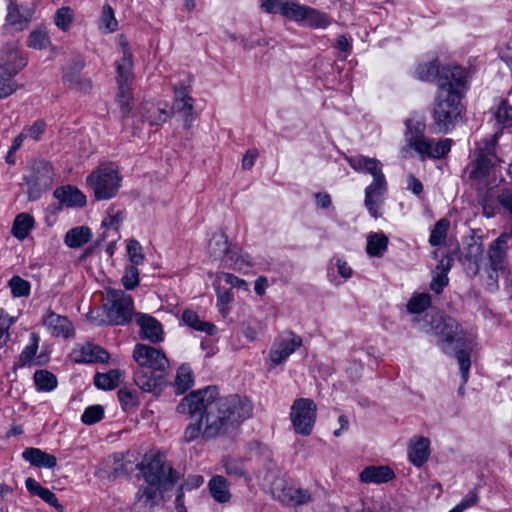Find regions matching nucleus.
<instances>
[{"label": "nucleus", "instance_id": "48", "mask_svg": "<svg viewBox=\"0 0 512 512\" xmlns=\"http://www.w3.org/2000/svg\"><path fill=\"white\" fill-rule=\"evenodd\" d=\"M431 304V297L427 293L414 295L407 303L410 313H421Z\"/></svg>", "mask_w": 512, "mask_h": 512}, {"label": "nucleus", "instance_id": "21", "mask_svg": "<svg viewBox=\"0 0 512 512\" xmlns=\"http://www.w3.org/2000/svg\"><path fill=\"white\" fill-rule=\"evenodd\" d=\"M136 323L140 327V335L142 338L152 343H158L163 339V328L161 323L154 317L138 313L135 314Z\"/></svg>", "mask_w": 512, "mask_h": 512}, {"label": "nucleus", "instance_id": "10", "mask_svg": "<svg viewBox=\"0 0 512 512\" xmlns=\"http://www.w3.org/2000/svg\"><path fill=\"white\" fill-rule=\"evenodd\" d=\"M317 406L312 399L298 398L290 409V420L296 433L309 436L316 422Z\"/></svg>", "mask_w": 512, "mask_h": 512}, {"label": "nucleus", "instance_id": "17", "mask_svg": "<svg viewBox=\"0 0 512 512\" xmlns=\"http://www.w3.org/2000/svg\"><path fill=\"white\" fill-rule=\"evenodd\" d=\"M134 382L142 391L158 394L165 383V372L137 367Z\"/></svg>", "mask_w": 512, "mask_h": 512}, {"label": "nucleus", "instance_id": "52", "mask_svg": "<svg viewBox=\"0 0 512 512\" xmlns=\"http://www.w3.org/2000/svg\"><path fill=\"white\" fill-rule=\"evenodd\" d=\"M104 416V410L100 405H93L87 407L82 416L81 420L84 424L91 425L100 421Z\"/></svg>", "mask_w": 512, "mask_h": 512}, {"label": "nucleus", "instance_id": "49", "mask_svg": "<svg viewBox=\"0 0 512 512\" xmlns=\"http://www.w3.org/2000/svg\"><path fill=\"white\" fill-rule=\"evenodd\" d=\"M457 360L460 367L462 385L459 388V392L463 394V386L466 384L469 377V369L471 365L470 354L468 351L461 349L457 352Z\"/></svg>", "mask_w": 512, "mask_h": 512}, {"label": "nucleus", "instance_id": "46", "mask_svg": "<svg viewBox=\"0 0 512 512\" xmlns=\"http://www.w3.org/2000/svg\"><path fill=\"white\" fill-rule=\"evenodd\" d=\"M8 285L14 297H27L30 294V283L20 276H13L9 280Z\"/></svg>", "mask_w": 512, "mask_h": 512}, {"label": "nucleus", "instance_id": "57", "mask_svg": "<svg viewBox=\"0 0 512 512\" xmlns=\"http://www.w3.org/2000/svg\"><path fill=\"white\" fill-rule=\"evenodd\" d=\"M225 472L230 476L245 477V470L243 463L240 460L225 459L224 460Z\"/></svg>", "mask_w": 512, "mask_h": 512}, {"label": "nucleus", "instance_id": "64", "mask_svg": "<svg viewBox=\"0 0 512 512\" xmlns=\"http://www.w3.org/2000/svg\"><path fill=\"white\" fill-rule=\"evenodd\" d=\"M46 124L42 120L35 121L30 127L27 128V136L31 137L33 140H39L44 133Z\"/></svg>", "mask_w": 512, "mask_h": 512}, {"label": "nucleus", "instance_id": "42", "mask_svg": "<svg viewBox=\"0 0 512 512\" xmlns=\"http://www.w3.org/2000/svg\"><path fill=\"white\" fill-rule=\"evenodd\" d=\"M16 75L0 70V99H4L18 89V84L14 80Z\"/></svg>", "mask_w": 512, "mask_h": 512}, {"label": "nucleus", "instance_id": "15", "mask_svg": "<svg viewBox=\"0 0 512 512\" xmlns=\"http://www.w3.org/2000/svg\"><path fill=\"white\" fill-rule=\"evenodd\" d=\"M292 21L312 29H325L332 23V18L313 7L297 3Z\"/></svg>", "mask_w": 512, "mask_h": 512}, {"label": "nucleus", "instance_id": "5", "mask_svg": "<svg viewBox=\"0 0 512 512\" xmlns=\"http://www.w3.org/2000/svg\"><path fill=\"white\" fill-rule=\"evenodd\" d=\"M137 468L142 471L148 485L138 491L136 503L151 508L160 499L162 491L168 490L176 482V473L165 465L161 456L153 457L146 465L137 464Z\"/></svg>", "mask_w": 512, "mask_h": 512}, {"label": "nucleus", "instance_id": "13", "mask_svg": "<svg viewBox=\"0 0 512 512\" xmlns=\"http://www.w3.org/2000/svg\"><path fill=\"white\" fill-rule=\"evenodd\" d=\"M133 358L138 367L147 370L166 372L169 367V361L165 354L161 350L146 344L138 343L135 345Z\"/></svg>", "mask_w": 512, "mask_h": 512}, {"label": "nucleus", "instance_id": "53", "mask_svg": "<svg viewBox=\"0 0 512 512\" xmlns=\"http://www.w3.org/2000/svg\"><path fill=\"white\" fill-rule=\"evenodd\" d=\"M123 286L128 289H134L139 284V271L136 265L127 266L122 277Z\"/></svg>", "mask_w": 512, "mask_h": 512}, {"label": "nucleus", "instance_id": "28", "mask_svg": "<svg viewBox=\"0 0 512 512\" xmlns=\"http://www.w3.org/2000/svg\"><path fill=\"white\" fill-rule=\"evenodd\" d=\"M22 457L25 461L29 462L32 466L38 468H54L57 464V458L54 455L48 454L39 448H26L22 452Z\"/></svg>", "mask_w": 512, "mask_h": 512}, {"label": "nucleus", "instance_id": "1", "mask_svg": "<svg viewBox=\"0 0 512 512\" xmlns=\"http://www.w3.org/2000/svg\"><path fill=\"white\" fill-rule=\"evenodd\" d=\"M177 412L193 419L183 436L189 443L200 437L211 440L226 433L251 416L252 405L238 395L219 397L218 389L208 386L186 395L178 404Z\"/></svg>", "mask_w": 512, "mask_h": 512}, {"label": "nucleus", "instance_id": "6", "mask_svg": "<svg viewBox=\"0 0 512 512\" xmlns=\"http://www.w3.org/2000/svg\"><path fill=\"white\" fill-rule=\"evenodd\" d=\"M430 331L438 338L442 350L446 354L454 353L457 357V352L461 349L467 350V345L458 323L451 317L435 313L430 316Z\"/></svg>", "mask_w": 512, "mask_h": 512}, {"label": "nucleus", "instance_id": "8", "mask_svg": "<svg viewBox=\"0 0 512 512\" xmlns=\"http://www.w3.org/2000/svg\"><path fill=\"white\" fill-rule=\"evenodd\" d=\"M117 68V83H118V93L117 100L121 109V113L123 117H127L131 110V82L133 79L132 76V53L128 47V44L123 45V57L116 64Z\"/></svg>", "mask_w": 512, "mask_h": 512}, {"label": "nucleus", "instance_id": "32", "mask_svg": "<svg viewBox=\"0 0 512 512\" xmlns=\"http://www.w3.org/2000/svg\"><path fill=\"white\" fill-rule=\"evenodd\" d=\"M140 113L150 125H161L165 123L169 117V112L165 108H161L150 102H146L141 106Z\"/></svg>", "mask_w": 512, "mask_h": 512}, {"label": "nucleus", "instance_id": "43", "mask_svg": "<svg viewBox=\"0 0 512 512\" xmlns=\"http://www.w3.org/2000/svg\"><path fill=\"white\" fill-rule=\"evenodd\" d=\"M118 22L114 15V10L109 4H104L102 7L99 28L105 32H113L116 30Z\"/></svg>", "mask_w": 512, "mask_h": 512}, {"label": "nucleus", "instance_id": "51", "mask_svg": "<svg viewBox=\"0 0 512 512\" xmlns=\"http://www.w3.org/2000/svg\"><path fill=\"white\" fill-rule=\"evenodd\" d=\"M30 339H31V343L23 349V351L21 352V354L19 356V361H20L21 365H25V364L29 363L33 359V357L35 356V354L37 352L38 344H39L38 335L36 333H32L30 335Z\"/></svg>", "mask_w": 512, "mask_h": 512}, {"label": "nucleus", "instance_id": "63", "mask_svg": "<svg viewBox=\"0 0 512 512\" xmlns=\"http://www.w3.org/2000/svg\"><path fill=\"white\" fill-rule=\"evenodd\" d=\"M449 279L446 274H438L433 272V278L430 284V288L435 293L439 294L442 292L444 287L448 285Z\"/></svg>", "mask_w": 512, "mask_h": 512}, {"label": "nucleus", "instance_id": "41", "mask_svg": "<svg viewBox=\"0 0 512 512\" xmlns=\"http://www.w3.org/2000/svg\"><path fill=\"white\" fill-rule=\"evenodd\" d=\"M481 254V246L474 245L470 247V255L465 256L464 261L465 269L468 275L475 276L478 274L480 269L479 261Z\"/></svg>", "mask_w": 512, "mask_h": 512}, {"label": "nucleus", "instance_id": "56", "mask_svg": "<svg viewBox=\"0 0 512 512\" xmlns=\"http://www.w3.org/2000/svg\"><path fill=\"white\" fill-rule=\"evenodd\" d=\"M118 399L124 410H129L137 405L136 393L128 389H120L118 391Z\"/></svg>", "mask_w": 512, "mask_h": 512}, {"label": "nucleus", "instance_id": "60", "mask_svg": "<svg viewBox=\"0 0 512 512\" xmlns=\"http://www.w3.org/2000/svg\"><path fill=\"white\" fill-rule=\"evenodd\" d=\"M387 192L386 179L373 180L372 183L366 187L365 194L377 195L384 197Z\"/></svg>", "mask_w": 512, "mask_h": 512}, {"label": "nucleus", "instance_id": "40", "mask_svg": "<svg viewBox=\"0 0 512 512\" xmlns=\"http://www.w3.org/2000/svg\"><path fill=\"white\" fill-rule=\"evenodd\" d=\"M36 386L41 391H52L57 386V379L54 374L46 370L36 371L34 374Z\"/></svg>", "mask_w": 512, "mask_h": 512}, {"label": "nucleus", "instance_id": "37", "mask_svg": "<svg viewBox=\"0 0 512 512\" xmlns=\"http://www.w3.org/2000/svg\"><path fill=\"white\" fill-rule=\"evenodd\" d=\"M34 225V218L27 214L21 213L16 216L13 227L12 234L19 240L25 239Z\"/></svg>", "mask_w": 512, "mask_h": 512}, {"label": "nucleus", "instance_id": "61", "mask_svg": "<svg viewBox=\"0 0 512 512\" xmlns=\"http://www.w3.org/2000/svg\"><path fill=\"white\" fill-rule=\"evenodd\" d=\"M364 171L371 174L373 176V180H380V178L385 179L382 172V163L376 158H370Z\"/></svg>", "mask_w": 512, "mask_h": 512}, {"label": "nucleus", "instance_id": "33", "mask_svg": "<svg viewBox=\"0 0 512 512\" xmlns=\"http://www.w3.org/2000/svg\"><path fill=\"white\" fill-rule=\"evenodd\" d=\"M92 237V231L87 226H78L67 231L64 243L69 248H79L86 244Z\"/></svg>", "mask_w": 512, "mask_h": 512}, {"label": "nucleus", "instance_id": "12", "mask_svg": "<svg viewBox=\"0 0 512 512\" xmlns=\"http://www.w3.org/2000/svg\"><path fill=\"white\" fill-rule=\"evenodd\" d=\"M265 481L266 485L270 488L272 496L283 504L301 505L309 502L311 499L308 490L289 486L281 477L273 476L272 480L267 477Z\"/></svg>", "mask_w": 512, "mask_h": 512}, {"label": "nucleus", "instance_id": "47", "mask_svg": "<svg viewBox=\"0 0 512 512\" xmlns=\"http://www.w3.org/2000/svg\"><path fill=\"white\" fill-rule=\"evenodd\" d=\"M27 43L31 48L42 50L50 44V38L44 29H35L30 33Z\"/></svg>", "mask_w": 512, "mask_h": 512}, {"label": "nucleus", "instance_id": "27", "mask_svg": "<svg viewBox=\"0 0 512 512\" xmlns=\"http://www.w3.org/2000/svg\"><path fill=\"white\" fill-rule=\"evenodd\" d=\"M510 238L508 234L500 235L495 241L492 242L489 248L488 256L490 266L494 269H504L506 265V248L507 242Z\"/></svg>", "mask_w": 512, "mask_h": 512}, {"label": "nucleus", "instance_id": "14", "mask_svg": "<svg viewBox=\"0 0 512 512\" xmlns=\"http://www.w3.org/2000/svg\"><path fill=\"white\" fill-rule=\"evenodd\" d=\"M302 345V338L288 332L277 338L269 351V360L273 366L284 363Z\"/></svg>", "mask_w": 512, "mask_h": 512}, {"label": "nucleus", "instance_id": "58", "mask_svg": "<svg viewBox=\"0 0 512 512\" xmlns=\"http://www.w3.org/2000/svg\"><path fill=\"white\" fill-rule=\"evenodd\" d=\"M234 260H229L234 264V268L246 272L252 267L253 262L248 254H239L238 249L234 247Z\"/></svg>", "mask_w": 512, "mask_h": 512}, {"label": "nucleus", "instance_id": "25", "mask_svg": "<svg viewBox=\"0 0 512 512\" xmlns=\"http://www.w3.org/2000/svg\"><path fill=\"white\" fill-rule=\"evenodd\" d=\"M54 197L67 207H82L86 204V196L76 187L66 185L55 189Z\"/></svg>", "mask_w": 512, "mask_h": 512}, {"label": "nucleus", "instance_id": "38", "mask_svg": "<svg viewBox=\"0 0 512 512\" xmlns=\"http://www.w3.org/2000/svg\"><path fill=\"white\" fill-rule=\"evenodd\" d=\"M192 370L188 365H181L176 374L175 390L177 394L185 393L193 385Z\"/></svg>", "mask_w": 512, "mask_h": 512}, {"label": "nucleus", "instance_id": "35", "mask_svg": "<svg viewBox=\"0 0 512 512\" xmlns=\"http://www.w3.org/2000/svg\"><path fill=\"white\" fill-rule=\"evenodd\" d=\"M123 376L119 369L110 370L107 373H97L94 376V384L98 389L112 390L118 386Z\"/></svg>", "mask_w": 512, "mask_h": 512}, {"label": "nucleus", "instance_id": "54", "mask_svg": "<svg viewBox=\"0 0 512 512\" xmlns=\"http://www.w3.org/2000/svg\"><path fill=\"white\" fill-rule=\"evenodd\" d=\"M14 323V318L0 309V348L3 347L9 338V327Z\"/></svg>", "mask_w": 512, "mask_h": 512}, {"label": "nucleus", "instance_id": "26", "mask_svg": "<svg viewBox=\"0 0 512 512\" xmlns=\"http://www.w3.org/2000/svg\"><path fill=\"white\" fill-rule=\"evenodd\" d=\"M394 476L388 466H367L359 474V479L366 484H381L392 480Z\"/></svg>", "mask_w": 512, "mask_h": 512}, {"label": "nucleus", "instance_id": "2", "mask_svg": "<svg viewBox=\"0 0 512 512\" xmlns=\"http://www.w3.org/2000/svg\"><path fill=\"white\" fill-rule=\"evenodd\" d=\"M468 82V72L462 67L443 70L433 111L434 122L440 132L448 133L461 113L462 90Z\"/></svg>", "mask_w": 512, "mask_h": 512}, {"label": "nucleus", "instance_id": "22", "mask_svg": "<svg viewBox=\"0 0 512 512\" xmlns=\"http://www.w3.org/2000/svg\"><path fill=\"white\" fill-rule=\"evenodd\" d=\"M72 359L77 363H104L108 361L109 354L100 346L86 343L75 348L71 354Z\"/></svg>", "mask_w": 512, "mask_h": 512}, {"label": "nucleus", "instance_id": "16", "mask_svg": "<svg viewBox=\"0 0 512 512\" xmlns=\"http://www.w3.org/2000/svg\"><path fill=\"white\" fill-rule=\"evenodd\" d=\"M174 102L172 106L173 113L182 117L184 126L189 128L194 119L193 99L190 97L188 86L183 84L174 85Z\"/></svg>", "mask_w": 512, "mask_h": 512}, {"label": "nucleus", "instance_id": "59", "mask_svg": "<svg viewBox=\"0 0 512 512\" xmlns=\"http://www.w3.org/2000/svg\"><path fill=\"white\" fill-rule=\"evenodd\" d=\"M218 278L223 280L226 284L231 285L232 287L242 289L243 291H248L247 282L231 273L223 272L218 276Z\"/></svg>", "mask_w": 512, "mask_h": 512}, {"label": "nucleus", "instance_id": "7", "mask_svg": "<svg viewBox=\"0 0 512 512\" xmlns=\"http://www.w3.org/2000/svg\"><path fill=\"white\" fill-rule=\"evenodd\" d=\"M121 180L118 170L111 164L100 165L86 178L87 185L97 200L113 198L121 186Z\"/></svg>", "mask_w": 512, "mask_h": 512}, {"label": "nucleus", "instance_id": "50", "mask_svg": "<svg viewBox=\"0 0 512 512\" xmlns=\"http://www.w3.org/2000/svg\"><path fill=\"white\" fill-rule=\"evenodd\" d=\"M384 202V197H380L372 194H365V207L367 208L369 214L377 219L382 216L381 207Z\"/></svg>", "mask_w": 512, "mask_h": 512}, {"label": "nucleus", "instance_id": "3", "mask_svg": "<svg viewBox=\"0 0 512 512\" xmlns=\"http://www.w3.org/2000/svg\"><path fill=\"white\" fill-rule=\"evenodd\" d=\"M498 130L489 138L476 143V158L472 163L469 177L483 179L494 169L500 159L495 154V146L502 129L512 130V106L506 100H499L492 108Z\"/></svg>", "mask_w": 512, "mask_h": 512}, {"label": "nucleus", "instance_id": "29", "mask_svg": "<svg viewBox=\"0 0 512 512\" xmlns=\"http://www.w3.org/2000/svg\"><path fill=\"white\" fill-rule=\"evenodd\" d=\"M25 486L30 494L37 495L47 504L53 506L57 511L62 512L64 510V507L59 503L56 495L49 489L43 487L34 478H27L25 480Z\"/></svg>", "mask_w": 512, "mask_h": 512}, {"label": "nucleus", "instance_id": "4", "mask_svg": "<svg viewBox=\"0 0 512 512\" xmlns=\"http://www.w3.org/2000/svg\"><path fill=\"white\" fill-rule=\"evenodd\" d=\"M426 124L424 118L413 115L405 120L404 144L400 148L402 158H409L414 151L419 158L441 159L445 157L451 149V139L435 140L425 136Z\"/></svg>", "mask_w": 512, "mask_h": 512}, {"label": "nucleus", "instance_id": "19", "mask_svg": "<svg viewBox=\"0 0 512 512\" xmlns=\"http://www.w3.org/2000/svg\"><path fill=\"white\" fill-rule=\"evenodd\" d=\"M25 65L15 43H6L0 48V70L17 75Z\"/></svg>", "mask_w": 512, "mask_h": 512}, {"label": "nucleus", "instance_id": "44", "mask_svg": "<svg viewBox=\"0 0 512 512\" xmlns=\"http://www.w3.org/2000/svg\"><path fill=\"white\" fill-rule=\"evenodd\" d=\"M450 223L447 219L439 220L431 231L429 243L432 246H438L444 242Z\"/></svg>", "mask_w": 512, "mask_h": 512}, {"label": "nucleus", "instance_id": "45", "mask_svg": "<svg viewBox=\"0 0 512 512\" xmlns=\"http://www.w3.org/2000/svg\"><path fill=\"white\" fill-rule=\"evenodd\" d=\"M74 19V13L70 7H61L58 9L54 16L56 26L62 31H67Z\"/></svg>", "mask_w": 512, "mask_h": 512}, {"label": "nucleus", "instance_id": "18", "mask_svg": "<svg viewBox=\"0 0 512 512\" xmlns=\"http://www.w3.org/2000/svg\"><path fill=\"white\" fill-rule=\"evenodd\" d=\"M35 8L33 5H18L10 2L7 7L6 27H12L14 30L21 31L32 20Z\"/></svg>", "mask_w": 512, "mask_h": 512}, {"label": "nucleus", "instance_id": "36", "mask_svg": "<svg viewBox=\"0 0 512 512\" xmlns=\"http://www.w3.org/2000/svg\"><path fill=\"white\" fill-rule=\"evenodd\" d=\"M388 247V237L383 233H371L367 237L366 252L373 257H381Z\"/></svg>", "mask_w": 512, "mask_h": 512}, {"label": "nucleus", "instance_id": "34", "mask_svg": "<svg viewBox=\"0 0 512 512\" xmlns=\"http://www.w3.org/2000/svg\"><path fill=\"white\" fill-rule=\"evenodd\" d=\"M182 320L187 326L208 335H214L217 331L214 324L201 320L192 310H185L182 314Z\"/></svg>", "mask_w": 512, "mask_h": 512}, {"label": "nucleus", "instance_id": "24", "mask_svg": "<svg viewBox=\"0 0 512 512\" xmlns=\"http://www.w3.org/2000/svg\"><path fill=\"white\" fill-rule=\"evenodd\" d=\"M208 252L214 259L234 260V247H230L227 236L221 231L212 235Z\"/></svg>", "mask_w": 512, "mask_h": 512}, {"label": "nucleus", "instance_id": "39", "mask_svg": "<svg viewBox=\"0 0 512 512\" xmlns=\"http://www.w3.org/2000/svg\"><path fill=\"white\" fill-rule=\"evenodd\" d=\"M453 66H447V68H452ZM446 67H443L442 70H439V65L436 61H431L423 64H419L416 69V76L418 79L422 81H432L439 76L441 78L443 70Z\"/></svg>", "mask_w": 512, "mask_h": 512}, {"label": "nucleus", "instance_id": "23", "mask_svg": "<svg viewBox=\"0 0 512 512\" xmlns=\"http://www.w3.org/2000/svg\"><path fill=\"white\" fill-rule=\"evenodd\" d=\"M430 441L424 436H415L410 440L408 457L410 462L416 466H422L430 455Z\"/></svg>", "mask_w": 512, "mask_h": 512}, {"label": "nucleus", "instance_id": "30", "mask_svg": "<svg viewBox=\"0 0 512 512\" xmlns=\"http://www.w3.org/2000/svg\"><path fill=\"white\" fill-rule=\"evenodd\" d=\"M297 2L289 0H261V8L269 14H280L292 20Z\"/></svg>", "mask_w": 512, "mask_h": 512}, {"label": "nucleus", "instance_id": "55", "mask_svg": "<svg viewBox=\"0 0 512 512\" xmlns=\"http://www.w3.org/2000/svg\"><path fill=\"white\" fill-rule=\"evenodd\" d=\"M127 253L133 265H140L144 262L142 247L137 240H130L127 244Z\"/></svg>", "mask_w": 512, "mask_h": 512}, {"label": "nucleus", "instance_id": "11", "mask_svg": "<svg viewBox=\"0 0 512 512\" xmlns=\"http://www.w3.org/2000/svg\"><path fill=\"white\" fill-rule=\"evenodd\" d=\"M107 317L114 325H124L130 322L133 315L132 297L122 290L107 291Z\"/></svg>", "mask_w": 512, "mask_h": 512}, {"label": "nucleus", "instance_id": "62", "mask_svg": "<svg viewBox=\"0 0 512 512\" xmlns=\"http://www.w3.org/2000/svg\"><path fill=\"white\" fill-rule=\"evenodd\" d=\"M124 216L121 212H116L115 214H109L103 221L102 226L108 230L117 231L120 224L122 223Z\"/></svg>", "mask_w": 512, "mask_h": 512}, {"label": "nucleus", "instance_id": "20", "mask_svg": "<svg viewBox=\"0 0 512 512\" xmlns=\"http://www.w3.org/2000/svg\"><path fill=\"white\" fill-rule=\"evenodd\" d=\"M42 322L53 336L69 338L74 335V327L71 321L51 310L44 314Z\"/></svg>", "mask_w": 512, "mask_h": 512}, {"label": "nucleus", "instance_id": "31", "mask_svg": "<svg viewBox=\"0 0 512 512\" xmlns=\"http://www.w3.org/2000/svg\"><path fill=\"white\" fill-rule=\"evenodd\" d=\"M208 489L218 503H227L231 498L228 482L223 476H213L208 483Z\"/></svg>", "mask_w": 512, "mask_h": 512}, {"label": "nucleus", "instance_id": "9", "mask_svg": "<svg viewBox=\"0 0 512 512\" xmlns=\"http://www.w3.org/2000/svg\"><path fill=\"white\" fill-rule=\"evenodd\" d=\"M54 180L51 164L43 159L34 160L30 164V173L25 177L28 186L27 194L30 201H35L47 191Z\"/></svg>", "mask_w": 512, "mask_h": 512}]
</instances>
